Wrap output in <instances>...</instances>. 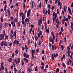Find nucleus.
<instances>
[{"label": "nucleus", "mask_w": 73, "mask_h": 73, "mask_svg": "<svg viewBox=\"0 0 73 73\" xmlns=\"http://www.w3.org/2000/svg\"><path fill=\"white\" fill-rule=\"evenodd\" d=\"M15 53H16L17 54H18V53H19V51H18V50H16L15 51Z\"/></svg>", "instance_id": "393cba45"}, {"label": "nucleus", "mask_w": 73, "mask_h": 73, "mask_svg": "<svg viewBox=\"0 0 73 73\" xmlns=\"http://www.w3.org/2000/svg\"><path fill=\"white\" fill-rule=\"evenodd\" d=\"M31 5H32V8H33V5L35 4V2L34 1H31Z\"/></svg>", "instance_id": "9b49d317"}, {"label": "nucleus", "mask_w": 73, "mask_h": 73, "mask_svg": "<svg viewBox=\"0 0 73 73\" xmlns=\"http://www.w3.org/2000/svg\"><path fill=\"white\" fill-rule=\"evenodd\" d=\"M4 42L3 41H2L1 43V46H3V45H4Z\"/></svg>", "instance_id": "dca6fc26"}, {"label": "nucleus", "mask_w": 73, "mask_h": 73, "mask_svg": "<svg viewBox=\"0 0 73 73\" xmlns=\"http://www.w3.org/2000/svg\"><path fill=\"white\" fill-rule=\"evenodd\" d=\"M56 11H57V13L58 15H59V11L58 10V9H57Z\"/></svg>", "instance_id": "603ef678"}, {"label": "nucleus", "mask_w": 73, "mask_h": 73, "mask_svg": "<svg viewBox=\"0 0 73 73\" xmlns=\"http://www.w3.org/2000/svg\"><path fill=\"white\" fill-rule=\"evenodd\" d=\"M22 49L23 50H24V49H25V46H22Z\"/></svg>", "instance_id": "49530a36"}, {"label": "nucleus", "mask_w": 73, "mask_h": 73, "mask_svg": "<svg viewBox=\"0 0 73 73\" xmlns=\"http://www.w3.org/2000/svg\"><path fill=\"white\" fill-rule=\"evenodd\" d=\"M2 28H3V23H1V24L0 25V30H1V29H2Z\"/></svg>", "instance_id": "f8f14e48"}, {"label": "nucleus", "mask_w": 73, "mask_h": 73, "mask_svg": "<svg viewBox=\"0 0 73 73\" xmlns=\"http://www.w3.org/2000/svg\"><path fill=\"white\" fill-rule=\"evenodd\" d=\"M16 44L17 45H18L19 44V40L17 41V40Z\"/></svg>", "instance_id": "f704fd0d"}, {"label": "nucleus", "mask_w": 73, "mask_h": 73, "mask_svg": "<svg viewBox=\"0 0 73 73\" xmlns=\"http://www.w3.org/2000/svg\"><path fill=\"white\" fill-rule=\"evenodd\" d=\"M12 56L13 58H14V57H15V53H13Z\"/></svg>", "instance_id": "864d4df0"}, {"label": "nucleus", "mask_w": 73, "mask_h": 73, "mask_svg": "<svg viewBox=\"0 0 73 73\" xmlns=\"http://www.w3.org/2000/svg\"><path fill=\"white\" fill-rule=\"evenodd\" d=\"M41 65H42V66H44V63L43 62H42L41 63Z\"/></svg>", "instance_id": "4d7b16f0"}, {"label": "nucleus", "mask_w": 73, "mask_h": 73, "mask_svg": "<svg viewBox=\"0 0 73 73\" xmlns=\"http://www.w3.org/2000/svg\"><path fill=\"white\" fill-rule=\"evenodd\" d=\"M41 41L40 40L38 42V45H41Z\"/></svg>", "instance_id": "e433bc0d"}, {"label": "nucleus", "mask_w": 73, "mask_h": 73, "mask_svg": "<svg viewBox=\"0 0 73 73\" xmlns=\"http://www.w3.org/2000/svg\"><path fill=\"white\" fill-rule=\"evenodd\" d=\"M68 62H67V63L66 64L67 65H69V62L68 60L67 61Z\"/></svg>", "instance_id": "13d9d810"}, {"label": "nucleus", "mask_w": 73, "mask_h": 73, "mask_svg": "<svg viewBox=\"0 0 73 73\" xmlns=\"http://www.w3.org/2000/svg\"><path fill=\"white\" fill-rule=\"evenodd\" d=\"M5 70L6 73H8V72L7 71V67H5Z\"/></svg>", "instance_id": "0e129e2a"}, {"label": "nucleus", "mask_w": 73, "mask_h": 73, "mask_svg": "<svg viewBox=\"0 0 73 73\" xmlns=\"http://www.w3.org/2000/svg\"><path fill=\"white\" fill-rule=\"evenodd\" d=\"M56 71L57 72H59V71H60V69H59V68H57V69H56Z\"/></svg>", "instance_id": "412c9836"}, {"label": "nucleus", "mask_w": 73, "mask_h": 73, "mask_svg": "<svg viewBox=\"0 0 73 73\" xmlns=\"http://www.w3.org/2000/svg\"><path fill=\"white\" fill-rule=\"evenodd\" d=\"M14 70L15 72V73H16L17 72V69L16 68H14Z\"/></svg>", "instance_id": "c85d7f7f"}, {"label": "nucleus", "mask_w": 73, "mask_h": 73, "mask_svg": "<svg viewBox=\"0 0 73 73\" xmlns=\"http://www.w3.org/2000/svg\"><path fill=\"white\" fill-rule=\"evenodd\" d=\"M52 60H54V55L53 54H52Z\"/></svg>", "instance_id": "a211bd4d"}, {"label": "nucleus", "mask_w": 73, "mask_h": 73, "mask_svg": "<svg viewBox=\"0 0 73 73\" xmlns=\"http://www.w3.org/2000/svg\"><path fill=\"white\" fill-rule=\"evenodd\" d=\"M20 58H18L17 59H17H14V62L16 63V65H17L18 64V63H19L20 62Z\"/></svg>", "instance_id": "f257e3e1"}, {"label": "nucleus", "mask_w": 73, "mask_h": 73, "mask_svg": "<svg viewBox=\"0 0 73 73\" xmlns=\"http://www.w3.org/2000/svg\"><path fill=\"white\" fill-rule=\"evenodd\" d=\"M26 17V15L25 14H23L22 17V20H24Z\"/></svg>", "instance_id": "423d86ee"}, {"label": "nucleus", "mask_w": 73, "mask_h": 73, "mask_svg": "<svg viewBox=\"0 0 73 73\" xmlns=\"http://www.w3.org/2000/svg\"><path fill=\"white\" fill-rule=\"evenodd\" d=\"M57 13H56L55 14V17H53L52 18V21L53 23H54V21L56 20V18H57Z\"/></svg>", "instance_id": "20e7f679"}, {"label": "nucleus", "mask_w": 73, "mask_h": 73, "mask_svg": "<svg viewBox=\"0 0 73 73\" xmlns=\"http://www.w3.org/2000/svg\"><path fill=\"white\" fill-rule=\"evenodd\" d=\"M16 31H15L13 34V36H15V38H16Z\"/></svg>", "instance_id": "9d476101"}, {"label": "nucleus", "mask_w": 73, "mask_h": 73, "mask_svg": "<svg viewBox=\"0 0 73 73\" xmlns=\"http://www.w3.org/2000/svg\"><path fill=\"white\" fill-rule=\"evenodd\" d=\"M24 20H22L21 21L22 24L23 25H24V24L25 23V22H24Z\"/></svg>", "instance_id": "4be33fe9"}, {"label": "nucleus", "mask_w": 73, "mask_h": 73, "mask_svg": "<svg viewBox=\"0 0 73 73\" xmlns=\"http://www.w3.org/2000/svg\"><path fill=\"white\" fill-rule=\"evenodd\" d=\"M58 5H60V0H59L58 1Z\"/></svg>", "instance_id": "6e6d98bb"}, {"label": "nucleus", "mask_w": 73, "mask_h": 73, "mask_svg": "<svg viewBox=\"0 0 73 73\" xmlns=\"http://www.w3.org/2000/svg\"><path fill=\"white\" fill-rule=\"evenodd\" d=\"M58 18H57L56 19V21H55L56 23H58Z\"/></svg>", "instance_id": "3c124183"}, {"label": "nucleus", "mask_w": 73, "mask_h": 73, "mask_svg": "<svg viewBox=\"0 0 73 73\" xmlns=\"http://www.w3.org/2000/svg\"><path fill=\"white\" fill-rule=\"evenodd\" d=\"M5 27H7L8 26V23H5Z\"/></svg>", "instance_id": "58836bf2"}, {"label": "nucleus", "mask_w": 73, "mask_h": 73, "mask_svg": "<svg viewBox=\"0 0 73 73\" xmlns=\"http://www.w3.org/2000/svg\"><path fill=\"white\" fill-rule=\"evenodd\" d=\"M12 43L11 42L9 44V45L10 46H12Z\"/></svg>", "instance_id": "5fc2aeb1"}, {"label": "nucleus", "mask_w": 73, "mask_h": 73, "mask_svg": "<svg viewBox=\"0 0 73 73\" xmlns=\"http://www.w3.org/2000/svg\"><path fill=\"white\" fill-rule=\"evenodd\" d=\"M68 19L69 20H70V18L71 17V16H70V15H68Z\"/></svg>", "instance_id": "473e14b6"}, {"label": "nucleus", "mask_w": 73, "mask_h": 73, "mask_svg": "<svg viewBox=\"0 0 73 73\" xmlns=\"http://www.w3.org/2000/svg\"><path fill=\"white\" fill-rule=\"evenodd\" d=\"M66 36H65L64 37V43H66Z\"/></svg>", "instance_id": "cd10ccee"}, {"label": "nucleus", "mask_w": 73, "mask_h": 73, "mask_svg": "<svg viewBox=\"0 0 73 73\" xmlns=\"http://www.w3.org/2000/svg\"><path fill=\"white\" fill-rule=\"evenodd\" d=\"M8 38V36H6L5 37V41H6V40H7V39Z\"/></svg>", "instance_id": "7c9ffc66"}, {"label": "nucleus", "mask_w": 73, "mask_h": 73, "mask_svg": "<svg viewBox=\"0 0 73 73\" xmlns=\"http://www.w3.org/2000/svg\"><path fill=\"white\" fill-rule=\"evenodd\" d=\"M53 39L52 38H49V41L50 42H52V41H53Z\"/></svg>", "instance_id": "6ab92c4d"}, {"label": "nucleus", "mask_w": 73, "mask_h": 73, "mask_svg": "<svg viewBox=\"0 0 73 73\" xmlns=\"http://www.w3.org/2000/svg\"><path fill=\"white\" fill-rule=\"evenodd\" d=\"M25 22L26 23H29V18H26L25 19Z\"/></svg>", "instance_id": "6e6552de"}, {"label": "nucleus", "mask_w": 73, "mask_h": 73, "mask_svg": "<svg viewBox=\"0 0 73 73\" xmlns=\"http://www.w3.org/2000/svg\"><path fill=\"white\" fill-rule=\"evenodd\" d=\"M46 33H49V30H48V29H47L46 30Z\"/></svg>", "instance_id": "bb28decb"}, {"label": "nucleus", "mask_w": 73, "mask_h": 73, "mask_svg": "<svg viewBox=\"0 0 73 73\" xmlns=\"http://www.w3.org/2000/svg\"><path fill=\"white\" fill-rule=\"evenodd\" d=\"M61 48H62V50H63V49H64V45H61Z\"/></svg>", "instance_id": "8fccbe9b"}, {"label": "nucleus", "mask_w": 73, "mask_h": 73, "mask_svg": "<svg viewBox=\"0 0 73 73\" xmlns=\"http://www.w3.org/2000/svg\"><path fill=\"white\" fill-rule=\"evenodd\" d=\"M24 14H23V12H21L19 14V16H23Z\"/></svg>", "instance_id": "a18cd8bd"}, {"label": "nucleus", "mask_w": 73, "mask_h": 73, "mask_svg": "<svg viewBox=\"0 0 73 73\" xmlns=\"http://www.w3.org/2000/svg\"><path fill=\"white\" fill-rule=\"evenodd\" d=\"M35 39L36 40V41H37V40H38V37H37V36H36L35 37Z\"/></svg>", "instance_id": "09e8293b"}, {"label": "nucleus", "mask_w": 73, "mask_h": 73, "mask_svg": "<svg viewBox=\"0 0 73 73\" xmlns=\"http://www.w3.org/2000/svg\"><path fill=\"white\" fill-rule=\"evenodd\" d=\"M4 10L5 12L7 11V5H5V7H4Z\"/></svg>", "instance_id": "ddd939ff"}, {"label": "nucleus", "mask_w": 73, "mask_h": 73, "mask_svg": "<svg viewBox=\"0 0 73 73\" xmlns=\"http://www.w3.org/2000/svg\"><path fill=\"white\" fill-rule=\"evenodd\" d=\"M15 23H17V21H18V20H17V19L16 18L15 19Z\"/></svg>", "instance_id": "37998d69"}, {"label": "nucleus", "mask_w": 73, "mask_h": 73, "mask_svg": "<svg viewBox=\"0 0 73 73\" xmlns=\"http://www.w3.org/2000/svg\"><path fill=\"white\" fill-rule=\"evenodd\" d=\"M35 71L37 72V67L36 66L35 68Z\"/></svg>", "instance_id": "052dcab7"}, {"label": "nucleus", "mask_w": 73, "mask_h": 73, "mask_svg": "<svg viewBox=\"0 0 73 73\" xmlns=\"http://www.w3.org/2000/svg\"><path fill=\"white\" fill-rule=\"evenodd\" d=\"M4 45L5 46H7V42H5L4 43Z\"/></svg>", "instance_id": "f3484780"}, {"label": "nucleus", "mask_w": 73, "mask_h": 73, "mask_svg": "<svg viewBox=\"0 0 73 73\" xmlns=\"http://www.w3.org/2000/svg\"><path fill=\"white\" fill-rule=\"evenodd\" d=\"M26 31V29H24V31H23V35H25V31Z\"/></svg>", "instance_id": "c9c22d12"}, {"label": "nucleus", "mask_w": 73, "mask_h": 73, "mask_svg": "<svg viewBox=\"0 0 73 73\" xmlns=\"http://www.w3.org/2000/svg\"><path fill=\"white\" fill-rule=\"evenodd\" d=\"M32 67H29L28 69V71L29 72H32Z\"/></svg>", "instance_id": "0eeeda50"}, {"label": "nucleus", "mask_w": 73, "mask_h": 73, "mask_svg": "<svg viewBox=\"0 0 73 73\" xmlns=\"http://www.w3.org/2000/svg\"><path fill=\"white\" fill-rule=\"evenodd\" d=\"M12 60H13V59H12V58H9V62H11L12 61Z\"/></svg>", "instance_id": "c756f323"}, {"label": "nucleus", "mask_w": 73, "mask_h": 73, "mask_svg": "<svg viewBox=\"0 0 73 73\" xmlns=\"http://www.w3.org/2000/svg\"><path fill=\"white\" fill-rule=\"evenodd\" d=\"M1 23L3 22V17H1Z\"/></svg>", "instance_id": "5701e85b"}, {"label": "nucleus", "mask_w": 73, "mask_h": 73, "mask_svg": "<svg viewBox=\"0 0 73 73\" xmlns=\"http://www.w3.org/2000/svg\"><path fill=\"white\" fill-rule=\"evenodd\" d=\"M17 24L18 25V27L20 28L21 25V24L20 23V22L19 21L18 23H17Z\"/></svg>", "instance_id": "1a4fd4ad"}, {"label": "nucleus", "mask_w": 73, "mask_h": 73, "mask_svg": "<svg viewBox=\"0 0 73 73\" xmlns=\"http://www.w3.org/2000/svg\"><path fill=\"white\" fill-rule=\"evenodd\" d=\"M35 52H36V50H32V53H35Z\"/></svg>", "instance_id": "774afa93"}, {"label": "nucleus", "mask_w": 73, "mask_h": 73, "mask_svg": "<svg viewBox=\"0 0 73 73\" xmlns=\"http://www.w3.org/2000/svg\"><path fill=\"white\" fill-rule=\"evenodd\" d=\"M27 17H28V18H29V17L30 16V15L29 14H27Z\"/></svg>", "instance_id": "69168bd1"}, {"label": "nucleus", "mask_w": 73, "mask_h": 73, "mask_svg": "<svg viewBox=\"0 0 73 73\" xmlns=\"http://www.w3.org/2000/svg\"><path fill=\"white\" fill-rule=\"evenodd\" d=\"M61 31H62V32H64V29H63V27H62L61 28Z\"/></svg>", "instance_id": "bf43d9fd"}, {"label": "nucleus", "mask_w": 73, "mask_h": 73, "mask_svg": "<svg viewBox=\"0 0 73 73\" xmlns=\"http://www.w3.org/2000/svg\"><path fill=\"white\" fill-rule=\"evenodd\" d=\"M25 7H26V6H25V3H23V9H25Z\"/></svg>", "instance_id": "72a5a7b5"}, {"label": "nucleus", "mask_w": 73, "mask_h": 73, "mask_svg": "<svg viewBox=\"0 0 73 73\" xmlns=\"http://www.w3.org/2000/svg\"><path fill=\"white\" fill-rule=\"evenodd\" d=\"M27 14H31V10H29L28 11Z\"/></svg>", "instance_id": "a878e982"}, {"label": "nucleus", "mask_w": 73, "mask_h": 73, "mask_svg": "<svg viewBox=\"0 0 73 73\" xmlns=\"http://www.w3.org/2000/svg\"><path fill=\"white\" fill-rule=\"evenodd\" d=\"M4 65V63L3 62H2L1 63V66H3Z\"/></svg>", "instance_id": "680f3d73"}, {"label": "nucleus", "mask_w": 73, "mask_h": 73, "mask_svg": "<svg viewBox=\"0 0 73 73\" xmlns=\"http://www.w3.org/2000/svg\"><path fill=\"white\" fill-rule=\"evenodd\" d=\"M38 25H39V27L41 26V24H42V22L40 21V20L39 19L38 21Z\"/></svg>", "instance_id": "39448f33"}, {"label": "nucleus", "mask_w": 73, "mask_h": 73, "mask_svg": "<svg viewBox=\"0 0 73 73\" xmlns=\"http://www.w3.org/2000/svg\"><path fill=\"white\" fill-rule=\"evenodd\" d=\"M24 61H22V66H24Z\"/></svg>", "instance_id": "e2e57ef3"}, {"label": "nucleus", "mask_w": 73, "mask_h": 73, "mask_svg": "<svg viewBox=\"0 0 73 73\" xmlns=\"http://www.w3.org/2000/svg\"><path fill=\"white\" fill-rule=\"evenodd\" d=\"M2 39L3 40L4 39V35L3 34L2 35L1 34L0 35V40H2Z\"/></svg>", "instance_id": "f03ea898"}, {"label": "nucleus", "mask_w": 73, "mask_h": 73, "mask_svg": "<svg viewBox=\"0 0 73 73\" xmlns=\"http://www.w3.org/2000/svg\"><path fill=\"white\" fill-rule=\"evenodd\" d=\"M36 58V56H34V55L33 56H32L31 57V59L32 60H33V58Z\"/></svg>", "instance_id": "aec40b11"}, {"label": "nucleus", "mask_w": 73, "mask_h": 73, "mask_svg": "<svg viewBox=\"0 0 73 73\" xmlns=\"http://www.w3.org/2000/svg\"><path fill=\"white\" fill-rule=\"evenodd\" d=\"M42 53L43 54H44V53H45V51H44V50H43L42 51Z\"/></svg>", "instance_id": "de8ad7c7"}, {"label": "nucleus", "mask_w": 73, "mask_h": 73, "mask_svg": "<svg viewBox=\"0 0 73 73\" xmlns=\"http://www.w3.org/2000/svg\"><path fill=\"white\" fill-rule=\"evenodd\" d=\"M49 46H50V47H52V44H51V43H49Z\"/></svg>", "instance_id": "338daca9"}, {"label": "nucleus", "mask_w": 73, "mask_h": 73, "mask_svg": "<svg viewBox=\"0 0 73 73\" xmlns=\"http://www.w3.org/2000/svg\"><path fill=\"white\" fill-rule=\"evenodd\" d=\"M43 13L44 15H45V8H44L43 9Z\"/></svg>", "instance_id": "4468645a"}, {"label": "nucleus", "mask_w": 73, "mask_h": 73, "mask_svg": "<svg viewBox=\"0 0 73 73\" xmlns=\"http://www.w3.org/2000/svg\"><path fill=\"white\" fill-rule=\"evenodd\" d=\"M23 57H25L26 58H29V55L27 54L26 52H25L23 54Z\"/></svg>", "instance_id": "7ed1b4c3"}, {"label": "nucleus", "mask_w": 73, "mask_h": 73, "mask_svg": "<svg viewBox=\"0 0 73 73\" xmlns=\"http://www.w3.org/2000/svg\"><path fill=\"white\" fill-rule=\"evenodd\" d=\"M16 42H17V40H15L14 42H13V43L14 44V45L16 44Z\"/></svg>", "instance_id": "a19ab883"}, {"label": "nucleus", "mask_w": 73, "mask_h": 73, "mask_svg": "<svg viewBox=\"0 0 73 73\" xmlns=\"http://www.w3.org/2000/svg\"><path fill=\"white\" fill-rule=\"evenodd\" d=\"M48 15L49 16H50V9H48Z\"/></svg>", "instance_id": "2f4dec72"}, {"label": "nucleus", "mask_w": 73, "mask_h": 73, "mask_svg": "<svg viewBox=\"0 0 73 73\" xmlns=\"http://www.w3.org/2000/svg\"><path fill=\"white\" fill-rule=\"evenodd\" d=\"M45 29H46L47 28V24H46V23H45Z\"/></svg>", "instance_id": "b1692460"}, {"label": "nucleus", "mask_w": 73, "mask_h": 73, "mask_svg": "<svg viewBox=\"0 0 73 73\" xmlns=\"http://www.w3.org/2000/svg\"><path fill=\"white\" fill-rule=\"evenodd\" d=\"M35 48L37 47V43H36V42H35Z\"/></svg>", "instance_id": "4c0bfd02"}, {"label": "nucleus", "mask_w": 73, "mask_h": 73, "mask_svg": "<svg viewBox=\"0 0 73 73\" xmlns=\"http://www.w3.org/2000/svg\"><path fill=\"white\" fill-rule=\"evenodd\" d=\"M42 60H43V61H44V60H45V57H44V56H42Z\"/></svg>", "instance_id": "79ce46f5"}, {"label": "nucleus", "mask_w": 73, "mask_h": 73, "mask_svg": "<svg viewBox=\"0 0 73 73\" xmlns=\"http://www.w3.org/2000/svg\"><path fill=\"white\" fill-rule=\"evenodd\" d=\"M7 11H8V15H9V16H11V13L10 12V10H9V9H8L7 10Z\"/></svg>", "instance_id": "2eb2a0df"}, {"label": "nucleus", "mask_w": 73, "mask_h": 73, "mask_svg": "<svg viewBox=\"0 0 73 73\" xmlns=\"http://www.w3.org/2000/svg\"><path fill=\"white\" fill-rule=\"evenodd\" d=\"M39 8H41L42 5H41V2H40V3L39 5Z\"/></svg>", "instance_id": "c03bdc74"}, {"label": "nucleus", "mask_w": 73, "mask_h": 73, "mask_svg": "<svg viewBox=\"0 0 73 73\" xmlns=\"http://www.w3.org/2000/svg\"><path fill=\"white\" fill-rule=\"evenodd\" d=\"M10 37L11 38H13V35H12V34H11L10 35Z\"/></svg>", "instance_id": "ea45409f"}]
</instances>
